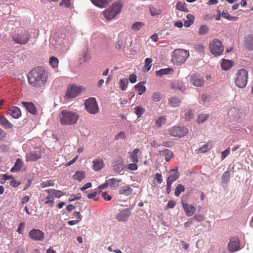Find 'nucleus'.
<instances>
[{
  "mask_svg": "<svg viewBox=\"0 0 253 253\" xmlns=\"http://www.w3.org/2000/svg\"><path fill=\"white\" fill-rule=\"evenodd\" d=\"M23 162L20 159H17L14 164V166L11 169L10 171L12 172H17L20 170L23 167Z\"/></svg>",
  "mask_w": 253,
  "mask_h": 253,
  "instance_id": "cd10ccee",
  "label": "nucleus"
},
{
  "mask_svg": "<svg viewBox=\"0 0 253 253\" xmlns=\"http://www.w3.org/2000/svg\"><path fill=\"white\" fill-rule=\"evenodd\" d=\"M244 45L249 50H253V34L248 35L245 38Z\"/></svg>",
  "mask_w": 253,
  "mask_h": 253,
  "instance_id": "aec40b11",
  "label": "nucleus"
},
{
  "mask_svg": "<svg viewBox=\"0 0 253 253\" xmlns=\"http://www.w3.org/2000/svg\"><path fill=\"white\" fill-rule=\"evenodd\" d=\"M232 66V62L231 60L223 59L221 64L222 69L225 71L229 69Z\"/></svg>",
  "mask_w": 253,
  "mask_h": 253,
  "instance_id": "473e14b6",
  "label": "nucleus"
},
{
  "mask_svg": "<svg viewBox=\"0 0 253 253\" xmlns=\"http://www.w3.org/2000/svg\"><path fill=\"white\" fill-rule=\"evenodd\" d=\"M86 110L90 114H96L98 112L99 109L96 100L95 98L90 97L86 99L84 103Z\"/></svg>",
  "mask_w": 253,
  "mask_h": 253,
  "instance_id": "6e6552de",
  "label": "nucleus"
},
{
  "mask_svg": "<svg viewBox=\"0 0 253 253\" xmlns=\"http://www.w3.org/2000/svg\"><path fill=\"white\" fill-rule=\"evenodd\" d=\"M166 119L164 116H161L156 121V124L158 127H161L166 123Z\"/></svg>",
  "mask_w": 253,
  "mask_h": 253,
  "instance_id": "09e8293b",
  "label": "nucleus"
},
{
  "mask_svg": "<svg viewBox=\"0 0 253 253\" xmlns=\"http://www.w3.org/2000/svg\"><path fill=\"white\" fill-rule=\"evenodd\" d=\"M59 118L62 125L70 126L77 122L79 115L76 112L64 110L62 111Z\"/></svg>",
  "mask_w": 253,
  "mask_h": 253,
  "instance_id": "f03ea898",
  "label": "nucleus"
},
{
  "mask_svg": "<svg viewBox=\"0 0 253 253\" xmlns=\"http://www.w3.org/2000/svg\"><path fill=\"white\" fill-rule=\"evenodd\" d=\"M45 191L47 192L48 194H51L52 196L56 198H60L64 195L63 192L55 189H48L46 190Z\"/></svg>",
  "mask_w": 253,
  "mask_h": 253,
  "instance_id": "7c9ffc66",
  "label": "nucleus"
},
{
  "mask_svg": "<svg viewBox=\"0 0 253 253\" xmlns=\"http://www.w3.org/2000/svg\"><path fill=\"white\" fill-rule=\"evenodd\" d=\"M149 10L151 15L153 16L159 15L161 13V11L160 9L154 7H150Z\"/></svg>",
  "mask_w": 253,
  "mask_h": 253,
  "instance_id": "c03bdc74",
  "label": "nucleus"
},
{
  "mask_svg": "<svg viewBox=\"0 0 253 253\" xmlns=\"http://www.w3.org/2000/svg\"><path fill=\"white\" fill-rule=\"evenodd\" d=\"M230 148H228L221 153V160H223L230 154Z\"/></svg>",
  "mask_w": 253,
  "mask_h": 253,
  "instance_id": "4d7b16f0",
  "label": "nucleus"
},
{
  "mask_svg": "<svg viewBox=\"0 0 253 253\" xmlns=\"http://www.w3.org/2000/svg\"><path fill=\"white\" fill-rule=\"evenodd\" d=\"M248 72L244 69H241L237 71L235 84L239 88L246 87L248 82Z\"/></svg>",
  "mask_w": 253,
  "mask_h": 253,
  "instance_id": "423d86ee",
  "label": "nucleus"
},
{
  "mask_svg": "<svg viewBox=\"0 0 253 253\" xmlns=\"http://www.w3.org/2000/svg\"><path fill=\"white\" fill-rule=\"evenodd\" d=\"M0 149L3 152H8L10 150V147L6 145H2L0 146Z\"/></svg>",
  "mask_w": 253,
  "mask_h": 253,
  "instance_id": "0e129e2a",
  "label": "nucleus"
},
{
  "mask_svg": "<svg viewBox=\"0 0 253 253\" xmlns=\"http://www.w3.org/2000/svg\"><path fill=\"white\" fill-rule=\"evenodd\" d=\"M193 218L198 221H202L204 220V216L201 214H195Z\"/></svg>",
  "mask_w": 253,
  "mask_h": 253,
  "instance_id": "69168bd1",
  "label": "nucleus"
},
{
  "mask_svg": "<svg viewBox=\"0 0 253 253\" xmlns=\"http://www.w3.org/2000/svg\"><path fill=\"white\" fill-rule=\"evenodd\" d=\"M190 81L195 86L201 87L204 84V79L198 74H194L190 76Z\"/></svg>",
  "mask_w": 253,
  "mask_h": 253,
  "instance_id": "ddd939ff",
  "label": "nucleus"
},
{
  "mask_svg": "<svg viewBox=\"0 0 253 253\" xmlns=\"http://www.w3.org/2000/svg\"><path fill=\"white\" fill-rule=\"evenodd\" d=\"M221 15L223 18L230 21H236L238 19L237 17L230 16L226 10L222 11Z\"/></svg>",
  "mask_w": 253,
  "mask_h": 253,
  "instance_id": "e433bc0d",
  "label": "nucleus"
},
{
  "mask_svg": "<svg viewBox=\"0 0 253 253\" xmlns=\"http://www.w3.org/2000/svg\"><path fill=\"white\" fill-rule=\"evenodd\" d=\"M182 205L187 216H190L195 213L196 209L193 206L184 203Z\"/></svg>",
  "mask_w": 253,
  "mask_h": 253,
  "instance_id": "6ab92c4d",
  "label": "nucleus"
},
{
  "mask_svg": "<svg viewBox=\"0 0 253 253\" xmlns=\"http://www.w3.org/2000/svg\"><path fill=\"white\" fill-rule=\"evenodd\" d=\"M181 102L179 99L176 97H171L169 99V104L172 107H178Z\"/></svg>",
  "mask_w": 253,
  "mask_h": 253,
  "instance_id": "c85d7f7f",
  "label": "nucleus"
},
{
  "mask_svg": "<svg viewBox=\"0 0 253 253\" xmlns=\"http://www.w3.org/2000/svg\"><path fill=\"white\" fill-rule=\"evenodd\" d=\"M81 92V88L76 85H72L69 87L65 96L66 99L74 98L78 96Z\"/></svg>",
  "mask_w": 253,
  "mask_h": 253,
  "instance_id": "f8f14e48",
  "label": "nucleus"
},
{
  "mask_svg": "<svg viewBox=\"0 0 253 253\" xmlns=\"http://www.w3.org/2000/svg\"><path fill=\"white\" fill-rule=\"evenodd\" d=\"M8 114L15 119H18L21 115V110L17 106L11 107L8 110Z\"/></svg>",
  "mask_w": 253,
  "mask_h": 253,
  "instance_id": "4be33fe9",
  "label": "nucleus"
},
{
  "mask_svg": "<svg viewBox=\"0 0 253 253\" xmlns=\"http://www.w3.org/2000/svg\"><path fill=\"white\" fill-rule=\"evenodd\" d=\"M212 142L209 141L201 148L197 150L198 153H204L210 150L212 147Z\"/></svg>",
  "mask_w": 253,
  "mask_h": 253,
  "instance_id": "bb28decb",
  "label": "nucleus"
},
{
  "mask_svg": "<svg viewBox=\"0 0 253 253\" xmlns=\"http://www.w3.org/2000/svg\"><path fill=\"white\" fill-rule=\"evenodd\" d=\"M169 174L168 177L167 181L173 183L176 181L179 176V173L178 171V168L176 167L173 169L169 170Z\"/></svg>",
  "mask_w": 253,
  "mask_h": 253,
  "instance_id": "f3484780",
  "label": "nucleus"
},
{
  "mask_svg": "<svg viewBox=\"0 0 253 253\" xmlns=\"http://www.w3.org/2000/svg\"><path fill=\"white\" fill-rule=\"evenodd\" d=\"M24 226H25V224L24 222L20 223V224L18 226V228L17 230V232L19 234H22Z\"/></svg>",
  "mask_w": 253,
  "mask_h": 253,
  "instance_id": "e2e57ef3",
  "label": "nucleus"
},
{
  "mask_svg": "<svg viewBox=\"0 0 253 253\" xmlns=\"http://www.w3.org/2000/svg\"><path fill=\"white\" fill-rule=\"evenodd\" d=\"M209 29L206 25H202L200 27L199 34L200 35H205L208 32Z\"/></svg>",
  "mask_w": 253,
  "mask_h": 253,
  "instance_id": "864d4df0",
  "label": "nucleus"
},
{
  "mask_svg": "<svg viewBox=\"0 0 253 253\" xmlns=\"http://www.w3.org/2000/svg\"><path fill=\"white\" fill-rule=\"evenodd\" d=\"M131 213V210L125 209L121 211L116 216V219L118 221H125L127 220Z\"/></svg>",
  "mask_w": 253,
  "mask_h": 253,
  "instance_id": "2eb2a0df",
  "label": "nucleus"
},
{
  "mask_svg": "<svg viewBox=\"0 0 253 253\" xmlns=\"http://www.w3.org/2000/svg\"><path fill=\"white\" fill-rule=\"evenodd\" d=\"M189 56V52L186 50L175 49L172 54V62L174 65H180L185 62Z\"/></svg>",
  "mask_w": 253,
  "mask_h": 253,
  "instance_id": "20e7f679",
  "label": "nucleus"
},
{
  "mask_svg": "<svg viewBox=\"0 0 253 253\" xmlns=\"http://www.w3.org/2000/svg\"><path fill=\"white\" fill-rule=\"evenodd\" d=\"M162 95L161 93L155 92L153 93L152 96V99L155 102H158L161 100L162 99Z\"/></svg>",
  "mask_w": 253,
  "mask_h": 253,
  "instance_id": "8fccbe9b",
  "label": "nucleus"
},
{
  "mask_svg": "<svg viewBox=\"0 0 253 253\" xmlns=\"http://www.w3.org/2000/svg\"><path fill=\"white\" fill-rule=\"evenodd\" d=\"M64 5L67 7H70L71 6L70 0H62L60 3V5Z\"/></svg>",
  "mask_w": 253,
  "mask_h": 253,
  "instance_id": "13d9d810",
  "label": "nucleus"
},
{
  "mask_svg": "<svg viewBox=\"0 0 253 253\" xmlns=\"http://www.w3.org/2000/svg\"><path fill=\"white\" fill-rule=\"evenodd\" d=\"M85 178V173L84 171H77L73 175V178L79 181H82Z\"/></svg>",
  "mask_w": 253,
  "mask_h": 253,
  "instance_id": "f704fd0d",
  "label": "nucleus"
},
{
  "mask_svg": "<svg viewBox=\"0 0 253 253\" xmlns=\"http://www.w3.org/2000/svg\"><path fill=\"white\" fill-rule=\"evenodd\" d=\"M209 48L211 53L215 56L221 55L224 51L221 41L217 39H214L210 42Z\"/></svg>",
  "mask_w": 253,
  "mask_h": 253,
  "instance_id": "0eeeda50",
  "label": "nucleus"
},
{
  "mask_svg": "<svg viewBox=\"0 0 253 253\" xmlns=\"http://www.w3.org/2000/svg\"><path fill=\"white\" fill-rule=\"evenodd\" d=\"M0 124L6 128H10L13 125L3 116L0 117Z\"/></svg>",
  "mask_w": 253,
  "mask_h": 253,
  "instance_id": "2f4dec72",
  "label": "nucleus"
},
{
  "mask_svg": "<svg viewBox=\"0 0 253 253\" xmlns=\"http://www.w3.org/2000/svg\"><path fill=\"white\" fill-rule=\"evenodd\" d=\"M159 154L162 156H165V160L167 162L169 161L173 156V153L170 150L167 149L160 151Z\"/></svg>",
  "mask_w": 253,
  "mask_h": 253,
  "instance_id": "a878e982",
  "label": "nucleus"
},
{
  "mask_svg": "<svg viewBox=\"0 0 253 253\" xmlns=\"http://www.w3.org/2000/svg\"><path fill=\"white\" fill-rule=\"evenodd\" d=\"M112 166L113 170L116 173H120L124 169L123 159L121 158H118L113 162Z\"/></svg>",
  "mask_w": 253,
  "mask_h": 253,
  "instance_id": "dca6fc26",
  "label": "nucleus"
},
{
  "mask_svg": "<svg viewBox=\"0 0 253 253\" xmlns=\"http://www.w3.org/2000/svg\"><path fill=\"white\" fill-rule=\"evenodd\" d=\"M119 84L121 89L122 90H126L128 84V82L126 79H120Z\"/></svg>",
  "mask_w": 253,
  "mask_h": 253,
  "instance_id": "a19ab883",
  "label": "nucleus"
},
{
  "mask_svg": "<svg viewBox=\"0 0 253 253\" xmlns=\"http://www.w3.org/2000/svg\"><path fill=\"white\" fill-rule=\"evenodd\" d=\"M143 82H140L135 85V89L138 91L139 95L143 94L146 91V88Z\"/></svg>",
  "mask_w": 253,
  "mask_h": 253,
  "instance_id": "c756f323",
  "label": "nucleus"
},
{
  "mask_svg": "<svg viewBox=\"0 0 253 253\" xmlns=\"http://www.w3.org/2000/svg\"><path fill=\"white\" fill-rule=\"evenodd\" d=\"M81 198V195L80 194H78L77 195H72L68 199V201L70 202H73L76 200H80Z\"/></svg>",
  "mask_w": 253,
  "mask_h": 253,
  "instance_id": "5fc2aeb1",
  "label": "nucleus"
},
{
  "mask_svg": "<svg viewBox=\"0 0 253 253\" xmlns=\"http://www.w3.org/2000/svg\"><path fill=\"white\" fill-rule=\"evenodd\" d=\"M230 180V172L228 171H225L222 175V180L224 184H227Z\"/></svg>",
  "mask_w": 253,
  "mask_h": 253,
  "instance_id": "79ce46f5",
  "label": "nucleus"
},
{
  "mask_svg": "<svg viewBox=\"0 0 253 253\" xmlns=\"http://www.w3.org/2000/svg\"><path fill=\"white\" fill-rule=\"evenodd\" d=\"M122 4L120 2H114L103 12V15L107 20L114 18L121 12Z\"/></svg>",
  "mask_w": 253,
  "mask_h": 253,
  "instance_id": "39448f33",
  "label": "nucleus"
},
{
  "mask_svg": "<svg viewBox=\"0 0 253 253\" xmlns=\"http://www.w3.org/2000/svg\"><path fill=\"white\" fill-rule=\"evenodd\" d=\"M155 179L157 180L158 183L161 184L162 183L163 178H162V175L160 173H157L155 174Z\"/></svg>",
  "mask_w": 253,
  "mask_h": 253,
  "instance_id": "052dcab7",
  "label": "nucleus"
},
{
  "mask_svg": "<svg viewBox=\"0 0 253 253\" xmlns=\"http://www.w3.org/2000/svg\"><path fill=\"white\" fill-rule=\"evenodd\" d=\"M121 181V180L120 179L112 178L108 180V183L109 184V186L112 189H116L119 187Z\"/></svg>",
  "mask_w": 253,
  "mask_h": 253,
  "instance_id": "393cba45",
  "label": "nucleus"
},
{
  "mask_svg": "<svg viewBox=\"0 0 253 253\" xmlns=\"http://www.w3.org/2000/svg\"><path fill=\"white\" fill-rule=\"evenodd\" d=\"M58 59L54 56H52L49 58V63L53 68L58 66Z\"/></svg>",
  "mask_w": 253,
  "mask_h": 253,
  "instance_id": "de8ad7c7",
  "label": "nucleus"
},
{
  "mask_svg": "<svg viewBox=\"0 0 253 253\" xmlns=\"http://www.w3.org/2000/svg\"><path fill=\"white\" fill-rule=\"evenodd\" d=\"M240 241L238 237H232L230 238V242L228 244L229 250L231 252H234L240 249Z\"/></svg>",
  "mask_w": 253,
  "mask_h": 253,
  "instance_id": "4468645a",
  "label": "nucleus"
},
{
  "mask_svg": "<svg viewBox=\"0 0 253 253\" xmlns=\"http://www.w3.org/2000/svg\"><path fill=\"white\" fill-rule=\"evenodd\" d=\"M21 104L27 110L32 114H35L36 113V108L34 104L30 102L22 101Z\"/></svg>",
  "mask_w": 253,
  "mask_h": 253,
  "instance_id": "5701e85b",
  "label": "nucleus"
},
{
  "mask_svg": "<svg viewBox=\"0 0 253 253\" xmlns=\"http://www.w3.org/2000/svg\"><path fill=\"white\" fill-rule=\"evenodd\" d=\"M176 9L181 11H184L186 12H188V9L186 7L185 4L181 1H178V2H177L176 4Z\"/></svg>",
  "mask_w": 253,
  "mask_h": 253,
  "instance_id": "4c0bfd02",
  "label": "nucleus"
},
{
  "mask_svg": "<svg viewBox=\"0 0 253 253\" xmlns=\"http://www.w3.org/2000/svg\"><path fill=\"white\" fill-rule=\"evenodd\" d=\"M93 163V169L95 171H98L102 169L104 167L103 160L100 159L94 160Z\"/></svg>",
  "mask_w": 253,
  "mask_h": 253,
  "instance_id": "b1692460",
  "label": "nucleus"
},
{
  "mask_svg": "<svg viewBox=\"0 0 253 253\" xmlns=\"http://www.w3.org/2000/svg\"><path fill=\"white\" fill-rule=\"evenodd\" d=\"M11 38L15 43L24 45L28 42L31 35L28 30L19 29L12 34Z\"/></svg>",
  "mask_w": 253,
  "mask_h": 253,
  "instance_id": "7ed1b4c3",
  "label": "nucleus"
},
{
  "mask_svg": "<svg viewBox=\"0 0 253 253\" xmlns=\"http://www.w3.org/2000/svg\"><path fill=\"white\" fill-rule=\"evenodd\" d=\"M126 168L131 170H136L138 167L136 163H133L126 165Z\"/></svg>",
  "mask_w": 253,
  "mask_h": 253,
  "instance_id": "603ef678",
  "label": "nucleus"
},
{
  "mask_svg": "<svg viewBox=\"0 0 253 253\" xmlns=\"http://www.w3.org/2000/svg\"><path fill=\"white\" fill-rule=\"evenodd\" d=\"M145 25L144 23L142 22H135L132 27V29L135 31L139 30L142 27Z\"/></svg>",
  "mask_w": 253,
  "mask_h": 253,
  "instance_id": "a18cd8bd",
  "label": "nucleus"
},
{
  "mask_svg": "<svg viewBox=\"0 0 253 253\" xmlns=\"http://www.w3.org/2000/svg\"><path fill=\"white\" fill-rule=\"evenodd\" d=\"M209 117V115L208 114H201L198 116L197 119V122L199 124L202 123L204 122Z\"/></svg>",
  "mask_w": 253,
  "mask_h": 253,
  "instance_id": "49530a36",
  "label": "nucleus"
},
{
  "mask_svg": "<svg viewBox=\"0 0 253 253\" xmlns=\"http://www.w3.org/2000/svg\"><path fill=\"white\" fill-rule=\"evenodd\" d=\"M172 72V69L170 68L162 69L159 71H156V75L158 76H162L164 75L170 74Z\"/></svg>",
  "mask_w": 253,
  "mask_h": 253,
  "instance_id": "72a5a7b5",
  "label": "nucleus"
},
{
  "mask_svg": "<svg viewBox=\"0 0 253 253\" xmlns=\"http://www.w3.org/2000/svg\"><path fill=\"white\" fill-rule=\"evenodd\" d=\"M20 183L17 181L16 179H12L10 181V184L13 187H17L20 185Z\"/></svg>",
  "mask_w": 253,
  "mask_h": 253,
  "instance_id": "338daca9",
  "label": "nucleus"
},
{
  "mask_svg": "<svg viewBox=\"0 0 253 253\" xmlns=\"http://www.w3.org/2000/svg\"><path fill=\"white\" fill-rule=\"evenodd\" d=\"M125 133L124 131H121L115 136V138L116 140H117L119 139H125Z\"/></svg>",
  "mask_w": 253,
  "mask_h": 253,
  "instance_id": "bf43d9fd",
  "label": "nucleus"
},
{
  "mask_svg": "<svg viewBox=\"0 0 253 253\" xmlns=\"http://www.w3.org/2000/svg\"><path fill=\"white\" fill-rule=\"evenodd\" d=\"M119 193L126 196H128L132 194L133 189L128 185L121 186L119 190Z\"/></svg>",
  "mask_w": 253,
  "mask_h": 253,
  "instance_id": "412c9836",
  "label": "nucleus"
},
{
  "mask_svg": "<svg viewBox=\"0 0 253 253\" xmlns=\"http://www.w3.org/2000/svg\"><path fill=\"white\" fill-rule=\"evenodd\" d=\"M53 185V182L51 180H46L42 182L41 184V186L42 188Z\"/></svg>",
  "mask_w": 253,
  "mask_h": 253,
  "instance_id": "6e6d98bb",
  "label": "nucleus"
},
{
  "mask_svg": "<svg viewBox=\"0 0 253 253\" xmlns=\"http://www.w3.org/2000/svg\"><path fill=\"white\" fill-rule=\"evenodd\" d=\"M29 236L32 240L36 241H42L44 238V234L42 231L35 228L29 232Z\"/></svg>",
  "mask_w": 253,
  "mask_h": 253,
  "instance_id": "9d476101",
  "label": "nucleus"
},
{
  "mask_svg": "<svg viewBox=\"0 0 253 253\" xmlns=\"http://www.w3.org/2000/svg\"><path fill=\"white\" fill-rule=\"evenodd\" d=\"M185 187L182 184H178L175 189L174 195L176 197H179L181 192L184 191Z\"/></svg>",
  "mask_w": 253,
  "mask_h": 253,
  "instance_id": "ea45409f",
  "label": "nucleus"
},
{
  "mask_svg": "<svg viewBox=\"0 0 253 253\" xmlns=\"http://www.w3.org/2000/svg\"><path fill=\"white\" fill-rule=\"evenodd\" d=\"M152 60L151 58H147L145 60V67L146 71H148L150 70L151 67V63Z\"/></svg>",
  "mask_w": 253,
  "mask_h": 253,
  "instance_id": "3c124183",
  "label": "nucleus"
},
{
  "mask_svg": "<svg viewBox=\"0 0 253 253\" xmlns=\"http://www.w3.org/2000/svg\"><path fill=\"white\" fill-rule=\"evenodd\" d=\"M187 20L184 21V26L185 27H190L193 23L194 17L193 15L188 14L186 16Z\"/></svg>",
  "mask_w": 253,
  "mask_h": 253,
  "instance_id": "c9c22d12",
  "label": "nucleus"
},
{
  "mask_svg": "<svg viewBox=\"0 0 253 253\" xmlns=\"http://www.w3.org/2000/svg\"><path fill=\"white\" fill-rule=\"evenodd\" d=\"M102 196L104 198V199L106 201H110L111 200V196L109 195L107 192H103L102 193Z\"/></svg>",
  "mask_w": 253,
  "mask_h": 253,
  "instance_id": "680f3d73",
  "label": "nucleus"
},
{
  "mask_svg": "<svg viewBox=\"0 0 253 253\" xmlns=\"http://www.w3.org/2000/svg\"><path fill=\"white\" fill-rule=\"evenodd\" d=\"M42 150L38 148L35 150L31 151L30 153L26 154V160L27 161H35L42 157Z\"/></svg>",
  "mask_w": 253,
  "mask_h": 253,
  "instance_id": "9b49d317",
  "label": "nucleus"
},
{
  "mask_svg": "<svg viewBox=\"0 0 253 253\" xmlns=\"http://www.w3.org/2000/svg\"><path fill=\"white\" fill-rule=\"evenodd\" d=\"M171 86V88L175 90H183L184 89V86L181 83H179L178 82L172 83Z\"/></svg>",
  "mask_w": 253,
  "mask_h": 253,
  "instance_id": "58836bf2",
  "label": "nucleus"
},
{
  "mask_svg": "<svg viewBox=\"0 0 253 253\" xmlns=\"http://www.w3.org/2000/svg\"><path fill=\"white\" fill-rule=\"evenodd\" d=\"M27 77L30 85L35 87H42L47 83V73L43 68L37 67L29 72Z\"/></svg>",
  "mask_w": 253,
  "mask_h": 253,
  "instance_id": "f257e3e1",
  "label": "nucleus"
},
{
  "mask_svg": "<svg viewBox=\"0 0 253 253\" xmlns=\"http://www.w3.org/2000/svg\"><path fill=\"white\" fill-rule=\"evenodd\" d=\"M169 134L174 137H183L188 133V129L186 127H181L175 126L169 130Z\"/></svg>",
  "mask_w": 253,
  "mask_h": 253,
  "instance_id": "1a4fd4ad",
  "label": "nucleus"
},
{
  "mask_svg": "<svg viewBox=\"0 0 253 253\" xmlns=\"http://www.w3.org/2000/svg\"><path fill=\"white\" fill-rule=\"evenodd\" d=\"M136 76L135 74H131L129 77V80L131 83H135L136 82Z\"/></svg>",
  "mask_w": 253,
  "mask_h": 253,
  "instance_id": "774afa93",
  "label": "nucleus"
},
{
  "mask_svg": "<svg viewBox=\"0 0 253 253\" xmlns=\"http://www.w3.org/2000/svg\"><path fill=\"white\" fill-rule=\"evenodd\" d=\"M194 112L191 109H186L181 113V118L185 121H190L194 117Z\"/></svg>",
  "mask_w": 253,
  "mask_h": 253,
  "instance_id": "a211bd4d",
  "label": "nucleus"
},
{
  "mask_svg": "<svg viewBox=\"0 0 253 253\" xmlns=\"http://www.w3.org/2000/svg\"><path fill=\"white\" fill-rule=\"evenodd\" d=\"M145 109L141 106H137L134 108V113L137 115V118L141 117Z\"/></svg>",
  "mask_w": 253,
  "mask_h": 253,
  "instance_id": "37998d69",
  "label": "nucleus"
}]
</instances>
